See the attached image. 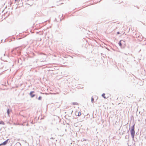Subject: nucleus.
<instances>
[{
  "instance_id": "nucleus-1",
  "label": "nucleus",
  "mask_w": 146,
  "mask_h": 146,
  "mask_svg": "<svg viewBox=\"0 0 146 146\" xmlns=\"http://www.w3.org/2000/svg\"><path fill=\"white\" fill-rule=\"evenodd\" d=\"M119 45L122 48H124L125 46V42L123 40H120L119 43Z\"/></svg>"
},
{
  "instance_id": "nucleus-2",
  "label": "nucleus",
  "mask_w": 146,
  "mask_h": 146,
  "mask_svg": "<svg viewBox=\"0 0 146 146\" xmlns=\"http://www.w3.org/2000/svg\"><path fill=\"white\" fill-rule=\"evenodd\" d=\"M134 127L133 126L131 127V134L133 138H134L135 135Z\"/></svg>"
},
{
  "instance_id": "nucleus-3",
  "label": "nucleus",
  "mask_w": 146,
  "mask_h": 146,
  "mask_svg": "<svg viewBox=\"0 0 146 146\" xmlns=\"http://www.w3.org/2000/svg\"><path fill=\"white\" fill-rule=\"evenodd\" d=\"M8 140H9V139H7L6 141L4 142L3 143L1 144H0V146L2 145H6L7 144V143Z\"/></svg>"
},
{
  "instance_id": "nucleus-4",
  "label": "nucleus",
  "mask_w": 146,
  "mask_h": 146,
  "mask_svg": "<svg viewBox=\"0 0 146 146\" xmlns=\"http://www.w3.org/2000/svg\"><path fill=\"white\" fill-rule=\"evenodd\" d=\"M34 93V91L31 92L30 93V95L31 96L32 98H33L35 96V94H33V93Z\"/></svg>"
},
{
  "instance_id": "nucleus-5",
  "label": "nucleus",
  "mask_w": 146,
  "mask_h": 146,
  "mask_svg": "<svg viewBox=\"0 0 146 146\" xmlns=\"http://www.w3.org/2000/svg\"><path fill=\"white\" fill-rule=\"evenodd\" d=\"M105 94H103L102 95V96L104 97V98H108V97H106L105 96Z\"/></svg>"
},
{
  "instance_id": "nucleus-6",
  "label": "nucleus",
  "mask_w": 146,
  "mask_h": 146,
  "mask_svg": "<svg viewBox=\"0 0 146 146\" xmlns=\"http://www.w3.org/2000/svg\"><path fill=\"white\" fill-rule=\"evenodd\" d=\"M81 115V113L80 112H78V116H80Z\"/></svg>"
},
{
  "instance_id": "nucleus-7",
  "label": "nucleus",
  "mask_w": 146,
  "mask_h": 146,
  "mask_svg": "<svg viewBox=\"0 0 146 146\" xmlns=\"http://www.w3.org/2000/svg\"><path fill=\"white\" fill-rule=\"evenodd\" d=\"M72 104L73 105H78V104L76 102H73Z\"/></svg>"
},
{
  "instance_id": "nucleus-8",
  "label": "nucleus",
  "mask_w": 146,
  "mask_h": 146,
  "mask_svg": "<svg viewBox=\"0 0 146 146\" xmlns=\"http://www.w3.org/2000/svg\"><path fill=\"white\" fill-rule=\"evenodd\" d=\"M94 99L93 98V97H92V98H91V101H92V102L93 103L94 102Z\"/></svg>"
},
{
  "instance_id": "nucleus-9",
  "label": "nucleus",
  "mask_w": 146,
  "mask_h": 146,
  "mask_svg": "<svg viewBox=\"0 0 146 146\" xmlns=\"http://www.w3.org/2000/svg\"><path fill=\"white\" fill-rule=\"evenodd\" d=\"M0 124L4 125V123L3 121H1L0 122Z\"/></svg>"
},
{
  "instance_id": "nucleus-10",
  "label": "nucleus",
  "mask_w": 146,
  "mask_h": 146,
  "mask_svg": "<svg viewBox=\"0 0 146 146\" xmlns=\"http://www.w3.org/2000/svg\"><path fill=\"white\" fill-rule=\"evenodd\" d=\"M41 98H42L41 97V96H40V97L38 98V100H41Z\"/></svg>"
},
{
  "instance_id": "nucleus-11",
  "label": "nucleus",
  "mask_w": 146,
  "mask_h": 146,
  "mask_svg": "<svg viewBox=\"0 0 146 146\" xmlns=\"http://www.w3.org/2000/svg\"><path fill=\"white\" fill-rule=\"evenodd\" d=\"M15 1H17V3H19V0H15Z\"/></svg>"
},
{
  "instance_id": "nucleus-12",
  "label": "nucleus",
  "mask_w": 146,
  "mask_h": 146,
  "mask_svg": "<svg viewBox=\"0 0 146 146\" xmlns=\"http://www.w3.org/2000/svg\"><path fill=\"white\" fill-rule=\"evenodd\" d=\"M117 34H120V33L119 32H117Z\"/></svg>"
},
{
  "instance_id": "nucleus-13",
  "label": "nucleus",
  "mask_w": 146,
  "mask_h": 146,
  "mask_svg": "<svg viewBox=\"0 0 146 146\" xmlns=\"http://www.w3.org/2000/svg\"><path fill=\"white\" fill-rule=\"evenodd\" d=\"M7 112H8V113H9V110H7Z\"/></svg>"
},
{
  "instance_id": "nucleus-14",
  "label": "nucleus",
  "mask_w": 146,
  "mask_h": 146,
  "mask_svg": "<svg viewBox=\"0 0 146 146\" xmlns=\"http://www.w3.org/2000/svg\"><path fill=\"white\" fill-rule=\"evenodd\" d=\"M129 29L128 32H129Z\"/></svg>"
}]
</instances>
